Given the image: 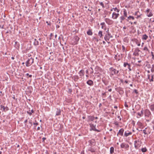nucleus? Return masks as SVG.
I'll return each mask as SVG.
<instances>
[{"instance_id":"obj_1","label":"nucleus","mask_w":154,"mask_h":154,"mask_svg":"<svg viewBox=\"0 0 154 154\" xmlns=\"http://www.w3.org/2000/svg\"><path fill=\"white\" fill-rule=\"evenodd\" d=\"M113 36L111 35L110 33H106L104 37V40L108 43H109L108 41H109L110 38H112Z\"/></svg>"},{"instance_id":"obj_2","label":"nucleus","mask_w":154,"mask_h":154,"mask_svg":"<svg viewBox=\"0 0 154 154\" xmlns=\"http://www.w3.org/2000/svg\"><path fill=\"white\" fill-rule=\"evenodd\" d=\"M34 62V59L31 57L29 59L25 62L26 66L29 67L31 66Z\"/></svg>"},{"instance_id":"obj_3","label":"nucleus","mask_w":154,"mask_h":154,"mask_svg":"<svg viewBox=\"0 0 154 154\" xmlns=\"http://www.w3.org/2000/svg\"><path fill=\"white\" fill-rule=\"evenodd\" d=\"M89 125L90 127L91 128L90 130V131L93 130L97 132H100V130H98L96 129V125H94V124L91 123L89 124Z\"/></svg>"},{"instance_id":"obj_4","label":"nucleus","mask_w":154,"mask_h":154,"mask_svg":"<svg viewBox=\"0 0 154 154\" xmlns=\"http://www.w3.org/2000/svg\"><path fill=\"white\" fill-rule=\"evenodd\" d=\"M73 39L74 42L72 44L74 45L78 44V42L80 39V38L77 35H75L74 36Z\"/></svg>"},{"instance_id":"obj_5","label":"nucleus","mask_w":154,"mask_h":154,"mask_svg":"<svg viewBox=\"0 0 154 154\" xmlns=\"http://www.w3.org/2000/svg\"><path fill=\"white\" fill-rule=\"evenodd\" d=\"M120 147L121 148H125L126 150H128L129 146L128 144L124 142L122 143L120 145Z\"/></svg>"},{"instance_id":"obj_6","label":"nucleus","mask_w":154,"mask_h":154,"mask_svg":"<svg viewBox=\"0 0 154 154\" xmlns=\"http://www.w3.org/2000/svg\"><path fill=\"white\" fill-rule=\"evenodd\" d=\"M145 116L146 117H151V114L150 111L148 109H146L144 111Z\"/></svg>"},{"instance_id":"obj_7","label":"nucleus","mask_w":154,"mask_h":154,"mask_svg":"<svg viewBox=\"0 0 154 154\" xmlns=\"http://www.w3.org/2000/svg\"><path fill=\"white\" fill-rule=\"evenodd\" d=\"M148 128V127H147L143 131V133L145 135L147 134H149L151 133V131L150 130L149 128Z\"/></svg>"},{"instance_id":"obj_8","label":"nucleus","mask_w":154,"mask_h":154,"mask_svg":"<svg viewBox=\"0 0 154 154\" xmlns=\"http://www.w3.org/2000/svg\"><path fill=\"white\" fill-rule=\"evenodd\" d=\"M106 22L109 25H111L112 24L113 21L109 18H106L105 19Z\"/></svg>"},{"instance_id":"obj_9","label":"nucleus","mask_w":154,"mask_h":154,"mask_svg":"<svg viewBox=\"0 0 154 154\" xmlns=\"http://www.w3.org/2000/svg\"><path fill=\"white\" fill-rule=\"evenodd\" d=\"M124 131V129L123 128H122L120 129L119 132L117 133V135L118 136V135H120L121 136H123V133Z\"/></svg>"},{"instance_id":"obj_10","label":"nucleus","mask_w":154,"mask_h":154,"mask_svg":"<svg viewBox=\"0 0 154 154\" xmlns=\"http://www.w3.org/2000/svg\"><path fill=\"white\" fill-rule=\"evenodd\" d=\"M132 134V133L131 132H130L128 131H125L123 135V137H127L129 135H131Z\"/></svg>"},{"instance_id":"obj_11","label":"nucleus","mask_w":154,"mask_h":154,"mask_svg":"<svg viewBox=\"0 0 154 154\" xmlns=\"http://www.w3.org/2000/svg\"><path fill=\"white\" fill-rule=\"evenodd\" d=\"M119 13H116L114 12L112 14V18L114 19H116L119 16Z\"/></svg>"},{"instance_id":"obj_12","label":"nucleus","mask_w":154,"mask_h":154,"mask_svg":"<svg viewBox=\"0 0 154 154\" xmlns=\"http://www.w3.org/2000/svg\"><path fill=\"white\" fill-rule=\"evenodd\" d=\"M109 71L111 72V75H113L116 74V69L113 67H110L109 69Z\"/></svg>"},{"instance_id":"obj_13","label":"nucleus","mask_w":154,"mask_h":154,"mask_svg":"<svg viewBox=\"0 0 154 154\" xmlns=\"http://www.w3.org/2000/svg\"><path fill=\"white\" fill-rule=\"evenodd\" d=\"M88 143L91 146H94L96 144L95 141L94 139H92L88 141Z\"/></svg>"},{"instance_id":"obj_14","label":"nucleus","mask_w":154,"mask_h":154,"mask_svg":"<svg viewBox=\"0 0 154 154\" xmlns=\"http://www.w3.org/2000/svg\"><path fill=\"white\" fill-rule=\"evenodd\" d=\"M140 51V50L138 48H137L135 49L133 53V54L135 56H139V54L138 52Z\"/></svg>"},{"instance_id":"obj_15","label":"nucleus","mask_w":154,"mask_h":154,"mask_svg":"<svg viewBox=\"0 0 154 154\" xmlns=\"http://www.w3.org/2000/svg\"><path fill=\"white\" fill-rule=\"evenodd\" d=\"M146 12L147 13V16L148 17H150L152 15L151 11L149 9H147L146 11Z\"/></svg>"},{"instance_id":"obj_16","label":"nucleus","mask_w":154,"mask_h":154,"mask_svg":"<svg viewBox=\"0 0 154 154\" xmlns=\"http://www.w3.org/2000/svg\"><path fill=\"white\" fill-rule=\"evenodd\" d=\"M78 74L79 75V76H80V78H82V76H83L85 75V71L83 69H82L80 70Z\"/></svg>"},{"instance_id":"obj_17","label":"nucleus","mask_w":154,"mask_h":154,"mask_svg":"<svg viewBox=\"0 0 154 154\" xmlns=\"http://www.w3.org/2000/svg\"><path fill=\"white\" fill-rule=\"evenodd\" d=\"M117 91L119 92L120 94H122L124 93V91L122 88H121L119 87L117 88Z\"/></svg>"},{"instance_id":"obj_18","label":"nucleus","mask_w":154,"mask_h":154,"mask_svg":"<svg viewBox=\"0 0 154 154\" xmlns=\"http://www.w3.org/2000/svg\"><path fill=\"white\" fill-rule=\"evenodd\" d=\"M137 125L138 126L139 128L141 129H143L144 128V126L143 123L140 122H137Z\"/></svg>"},{"instance_id":"obj_19","label":"nucleus","mask_w":154,"mask_h":154,"mask_svg":"<svg viewBox=\"0 0 154 154\" xmlns=\"http://www.w3.org/2000/svg\"><path fill=\"white\" fill-rule=\"evenodd\" d=\"M1 109H3V111L5 112L9 110V108L7 106L5 107L2 105H1L0 106Z\"/></svg>"},{"instance_id":"obj_20","label":"nucleus","mask_w":154,"mask_h":154,"mask_svg":"<svg viewBox=\"0 0 154 154\" xmlns=\"http://www.w3.org/2000/svg\"><path fill=\"white\" fill-rule=\"evenodd\" d=\"M72 78L75 82H77L79 79V77L78 75H75Z\"/></svg>"},{"instance_id":"obj_21","label":"nucleus","mask_w":154,"mask_h":154,"mask_svg":"<svg viewBox=\"0 0 154 154\" xmlns=\"http://www.w3.org/2000/svg\"><path fill=\"white\" fill-rule=\"evenodd\" d=\"M87 84H88V85L91 86H93L94 85V83L93 81L90 79L88 80L87 82Z\"/></svg>"},{"instance_id":"obj_22","label":"nucleus","mask_w":154,"mask_h":154,"mask_svg":"<svg viewBox=\"0 0 154 154\" xmlns=\"http://www.w3.org/2000/svg\"><path fill=\"white\" fill-rule=\"evenodd\" d=\"M15 47L17 49H18L20 48V44L17 41L15 42L14 45Z\"/></svg>"},{"instance_id":"obj_23","label":"nucleus","mask_w":154,"mask_h":154,"mask_svg":"<svg viewBox=\"0 0 154 154\" xmlns=\"http://www.w3.org/2000/svg\"><path fill=\"white\" fill-rule=\"evenodd\" d=\"M29 125H27L26 126L28 128H29L32 125V120L31 119L29 120Z\"/></svg>"},{"instance_id":"obj_24","label":"nucleus","mask_w":154,"mask_h":154,"mask_svg":"<svg viewBox=\"0 0 154 154\" xmlns=\"http://www.w3.org/2000/svg\"><path fill=\"white\" fill-rule=\"evenodd\" d=\"M96 150V149L91 147H89L88 149V151H91V152H94Z\"/></svg>"},{"instance_id":"obj_25","label":"nucleus","mask_w":154,"mask_h":154,"mask_svg":"<svg viewBox=\"0 0 154 154\" xmlns=\"http://www.w3.org/2000/svg\"><path fill=\"white\" fill-rule=\"evenodd\" d=\"M149 106L152 112L154 111V104L150 105H149Z\"/></svg>"},{"instance_id":"obj_26","label":"nucleus","mask_w":154,"mask_h":154,"mask_svg":"<svg viewBox=\"0 0 154 154\" xmlns=\"http://www.w3.org/2000/svg\"><path fill=\"white\" fill-rule=\"evenodd\" d=\"M88 121H93L94 119V117L93 116H88Z\"/></svg>"},{"instance_id":"obj_27","label":"nucleus","mask_w":154,"mask_h":154,"mask_svg":"<svg viewBox=\"0 0 154 154\" xmlns=\"http://www.w3.org/2000/svg\"><path fill=\"white\" fill-rule=\"evenodd\" d=\"M123 11L124 12V15L123 16L126 17H127V12L126 10L125 9H123Z\"/></svg>"},{"instance_id":"obj_28","label":"nucleus","mask_w":154,"mask_h":154,"mask_svg":"<svg viewBox=\"0 0 154 154\" xmlns=\"http://www.w3.org/2000/svg\"><path fill=\"white\" fill-rule=\"evenodd\" d=\"M98 35L100 38H102L103 37V32L101 31H100L98 32Z\"/></svg>"},{"instance_id":"obj_29","label":"nucleus","mask_w":154,"mask_h":154,"mask_svg":"<svg viewBox=\"0 0 154 154\" xmlns=\"http://www.w3.org/2000/svg\"><path fill=\"white\" fill-rule=\"evenodd\" d=\"M57 111L56 112V116H59L61 114V111L60 109H57Z\"/></svg>"},{"instance_id":"obj_30","label":"nucleus","mask_w":154,"mask_h":154,"mask_svg":"<svg viewBox=\"0 0 154 154\" xmlns=\"http://www.w3.org/2000/svg\"><path fill=\"white\" fill-rule=\"evenodd\" d=\"M87 34L89 35H91L93 34V33L92 30L90 29H89L88 31L87 32Z\"/></svg>"},{"instance_id":"obj_31","label":"nucleus","mask_w":154,"mask_h":154,"mask_svg":"<svg viewBox=\"0 0 154 154\" xmlns=\"http://www.w3.org/2000/svg\"><path fill=\"white\" fill-rule=\"evenodd\" d=\"M34 42L33 44L35 46L38 45H39V42L38 41H37L36 39H35Z\"/></svg>"},{"instance_id":"obj_32","label":"nucleus","mask_w":154,"mask_h":154,"mask_svg":"<svg viewBox=\"0 0 154 154\" xmlns=\"http://www.w3.org/2000/svg\"><path fill=\"white\" fill-rule=\"evenodd\" d=\"M125 17H126L123 16L120 17L119 18L120 20V22L121 23H122V21L125 19Z\"/></svg>"},{"instance_id":"obj_33","label":"nucleus","mask_w":154,"mask_h":154,"mask_svg":"<svg viewBox=\"0 0 154 154\" xmlns=\"http://www.w3.org/2000/svg\"><path fill=\"white\" fill-rule=\"evenodd\" d=\"M100 25L101 26V28L104 29V28L106 27V25L104 22H102L100 23Z\"/></svg>"},{"instance_id":"obj_34","label":"nucleus","mask_w":154,"mask_h":154,"mask_svg":"<svg viewBox=\"0 0 154 154\" xmlns=\"http://www.w3.org/2000/svg\"><path fill=\"white\" fill-rule=\"evenodd\" d=\"M122 53H126V50L125 47L124 45H122Z\"/></svg>"},{"instance_id":"obj_35","label":"nucleus","mask_w":154,"mask_h":154,"mask_svg":"<svg viewBox=\"0 0 154 154\" xmlns=\"http://www.w3.org/2000/svg\"><path fill=\"white\" fill-rule=\"evenodd\" d=\"M114 152V148L113 147H111L110 148V153L111 154H113Z\"/></svg>"},{"instance_id":"obj_36","label":"nucleus","mask_w":154,"mask_h":154,"mask_svg":"<svg viewBox=\"0 0 154 154\" xmlns=\"http://www.w3.org/2000/svg\"><path fill=\"white\" fill-rule=\"evenodd\" d=\"M148 38V36L146 34H144L143 35L142 39L144 40H146Z\"/></svg>"},{"instance_id":"obj_37","label":"nucleus","mask_w":154,"mask_h":154,"mask_svg":"<svg viewBox=\"0 0 154 154\" xmlns=\"http://www.w3.org/2000/svg\"><path fill=\"white\" fill-rule=\"evenodd\" d=\"M137 114L140 117L142 116L143 114V110H142L140 112H138Z\"/></svg>"},{"instance_id":"obj_38","label":"nucleus","mask_w":154,"mask_h":154,"mask_svg":"<svg viewBox=\"0 0 154 154\" xmlns=\"http://www.w3.org/2000/svg\"><path fill=\"white\" fill-rule=\"evenodd\" d=\"M138 143H137V144L134 145V147L136 149H137L140 146V144Z\"/></svg>"},{"instance_id":"obj_39","label":"nucleus","mask_w":154,"mask_h":154,"mask_svg":"<svg viewBox=\"0 0 154 154\" xmlns=\"http://www.w3.org/2000/svg\"><path fill=\"white\" fill-rule=\"evenodd\" d=\"M147 149L146 147L142 148L141 149V151L143 152H146Z\"/></svg>"},{"instance_id":"obj_40","label":"nucleus","mask_w":154,"mask_h":154,"mask_svg":"<svg viewBox=\"0 0 154 154\" xmlns=\"http://www.w3.org/2000/svg\"><path fill=\"white\" fill-rule=\"evenodd\" d=\"M112 9H113V10L117 12L118 13H119L120 11V10L119 9H118L116 7L115 8H112Z\"/></svg>"},{"instance_id":"obj_41","label":"nucleus","mask_w":154,"mask_h":154,"mask_svg":"<svg viewBox=\"0 0 154 154\" xmlns=\"http://www.w3.org/2000/svg\"><path fill=\"white\" fill-rule=\"evenodd\" d=\"M34 112V111L32 109L31 111L30 112H29L28 111L27 112V113L29 114V116H31L32 115V113Z\"/></svg>"},{"instance_id":"obj_42","label":"nucleus","mask_w":154,"mask_h":154,"mask_svg":"<svg viewBox=\"0 0 154 154\" xmlns=\"http://www.w3.org/2000/svg\"><path fill=\"white\" fill-rule=\"evenodd\" d=\"M124 41L125 42L128 43L129 41V39L127 37L125 38L124 39Z\"/></svg>"},{"instance_id":"obj_43","label":"nucleus","mask_w":154,"mask_h":154,"mask_svg":"<svg viewBox=\"0 0 154 154\" xmlns=\"http://www.w3.org/2000/svg\"><path fill=\"white\" fill-rule=\"evenodd\" d=\"M131 65L130 64H128V69L129 71H131L132 70V69L131 68Z\"/></svg>"},{"instance_id":"obj_44","label":"nucleus","mask_w":154,"mask_h":154,"mask_svg":"<svg viewBox=\"0 0 154 154\" xmlns=\"http://www.w3.org/2000/svg\"><path fill=\"white\" fill-rule=\"evenodd\" d=\"M154 77V75H151V79H150V82H152L153 81V77Z\"/></svg>"},{"instance_id":"obj_45","label":"nucleus","mask_w":154,"mask_h":154,"mask_svg":"<svg viewBox=\"0 0 154 154\" xmlns=\"http://www.w3.org/2000/svg\"><path fill=\"white\" fill-rule=\"evenodd\" d=\"M151 72H154V64H153L152 65V68L151 70Z\"/></svg>"},{"instance_id":"obj_46","label":"nucleus","mask_w":154,"mask_h":154,"mask_svg":"<svg viewBox=\"0 0 154 154\" xmlns=\"http://www.w3.org/2000/svg\"><path fill=\"white\" fill-rule=\"evenodd\" d=\"M132 41H134V42H135L137 44V42H138V40L137 39H135V38H134V39H132Z\"/></svg>"},{"instance_id":"obj_47","label":"nucleus","mask_w":154,"mask_h":154,"mask_svg":"<svg viewBox=\"0 0 154 154\" xmlns=\"http://www.w3.org/2000/svg\"><path fill=\"white\" fill-rule=\"evenodd\" d=\"M140 13L139 12V11H136L134 14V15L135 16L138 15H139Z\"/></svg>"},{"instance_id":"obj_48","label":"nucleus","mask_w":154,"mask_h":154,"mask_svg":"<svg viewBox=\"0 0 154 154\" xmlns=\"http://www.w3.org/2000/svg\"><path fill=\"white\" fill-rule=\"evenodd\" d=\"M128 18L129 19H130V18H131L133 20H134V17L131 16H130L128 17Z\"/></svg>"},{"instance_id":"obj_49","label":"nucleus","mask_w":154,"mask_h":154,"mask_svg":"<svg viewBox=\"0 0 154 154\" xmlns=\"http://www.w3.org/2000/svg\"><path fill=\"white\" fill-rule=\"evenodd\" d=\"M129 63L127 62H124V63L123 66L124 67H126L127 66H128Z\"/></svg>"},{"instance_id":"obj_50","label":"nucleus","mask_w":154,"mask_h":154,"mask_svg":"<svg viewBox=\"0 0 154 154\" xmlns=\"http://www.w3.org/2000/svg\"><path fill=\"white\" fill-rule=\"evenodd\" d=\"M100 4L102 6V7L103 8H105V6H104V4H103V3L102 2H100Z\"/></svg>"},{"instance_id":"obj_51","label":"nucleus","mask_w":154,"mask_h":154,"mask_svg":"<svg viewBox=\"0 0 154 154\" xmlns=\"http://www.w3.org/2000/svg\"><path fill=\"white\" fill-rule=\"evenodd\" d=\"M143 50L144 51H149V50L147 48V47H145L143 48Z\"/></svg>"},{"instance_id":"obj_52","label":"nucleus","mask_w":154,"mask_h":154,"mask_svg":"<svg viewBox=\"0 0 154 154\" xmlns=\"http://www.w3.org/2000/svg\"><path fill=\"white\" fill-rule=\"evenodd\" d=\"M133 92H134L136 94H138L139 93V92L137 91V90L136 89H134V90Z\"/></svg>"},{"instance_id":"obj_53","label":"nucleus","mask_w":154,"mask_h":154,"mask_svg":"<svg viewBox=\"0 0 154 154\" xmlns=\"http://www.w3.org/2000/svg\"><path fill=\"white\" fill-rule=\"evenodd\" d=\"M33 125H34V127H36V125H38V122H35L33 123Z\"/></svg>"},{"instance_id":"obj_54","label":"nucleus","mask_w":154,"mask_h":154,"mask_svg":"<svg viewBox=\"0 0 154 154\" xmlns=\"http://www.w3.org/2000/svg\"><path fill=\"white\" fill-rule=\"evenodd\" d=\"M142 15V14H140V13L139 15H138L137 16V17H136V18H137V19H138V18H139L141 16V15Z\"/></svg>"},{"instance_id":"obj_55","label":"nucleus","mask_w":154,"mask_h":154,"mask_svg":"<svg viewBox=\"0 0 154 154\" xmlns=\"http://www.w3.org/2000/svg\"><path fill=\"white\" fill-rule=\"evenodd\" d=\"M140 142L139 140H135L134 142V145L137 144V143H139Z\"/></svg>"},{"instance_id":"obj_56","label":"nucleus","mask_w":154,"mask_h":154,"mask_svg":"<svg viewBox=\"0 0 154 154\" xmlns=\"http://www.w3.org/2000/svg\"><path fill=\"white\" fill-rule=\"evenodd\" d=\"M151 55L152 57V59L154 60V55L152 52H151Z\"/></svg>"},{"instance_id":"obj_57","label":"nucleus","mask_w":154,"mask_h":154,"mask_svg":"<svg viewBox=\"0 0 154 154\" xmlns=\"http://www.w3.org/2000/svg\"><path fill=\"white\" fill-rule=\"evenodd\" d=\"M124 106L126 107H128V105L127 104V103L126 102H125Z\"/></svg>"},{"instance_id":"obj_58","label":"nucleus","mask_w":154,"mask_h":154,"mask_svg":"<svg viewBox=\"0 0 154 154\" xmlns=\"http://www.w3.org/2000/svg\"><path fill=\"white\" fill-rule=\"evenodd\" d=\"M72 90L71 89H68V92L69 93H70V94H71V92H72Z\"/></svg>"},{"instance_id":"obj_59","label":"nucleus","mask_w":154,"mask_h":154,"mask_svg":"<svg viewBox=\"0 0 154 154\" xmlns=\"http://www.w3.org/2000/svg\"><path fill=\"white\" fill-rule=\"evenodd\" d=\"M102 81L104 83V84H105V85H107V84H108V83L106 82H105V81L104 80H102Z\"/></svg>"},{"instance_id":"obj_60","label":"nucleus","mask_w":154,"mask_h":154,"mask_svg":"<svg viewBox=\"0 0 154 154\" xmlns=\"http://www.w3.org/2000/svg\"><path fill=\"white\" fill-rule=\"evenodd\" d=\"M110 33L109 31V28H108L106 31V33Z\"/></svg>"},{"instance_id":"obj_61","label":"nucleus","mask_w":154,"mask_h":154,"mask_svg":"<svg viewBox=\"0 0 154 154\" xmlns=\"http://www.w3.org/2000/svg\"><path fill=\"white\" fill-rule=\"evenodd\" d=\"M26 75L27 76H29V77H31L32 75H29V73H27L26 74Z\"/></svg>"},{"instance_id":"obj_62","label":"nucleus","mask_w":154,"mask_h":154,"mask_svg":"<svg viewBox=\"0 0 154 154\" xmlns=\"http://www.w3.org/2000/svg\"><path fill=\"white\" fill-rule=\"evenodd\" d=\"M46 139V138L45 137H44L42 138V142H45V140Z\"/></svg>"},{"instance_id":"obj_63","label":"nucleus","mask_w":154,"mask_h":154,"mask_svg":"<svg viewBox=\"0 0 154 154\" xmlns=\"http://www.w3.org/2000/svg\"><path fill=\"white\" fill-rule=\"evenodd\" d=\"M114 124L116 125H117V126L119 125V123L117 122H115L114 123Z\"/></svg>"},{"instance_id":"obj_64","label":"nucleus","mask_w":154,"mask_h":154,"mask_svg":"<svg viewBox=\"0 0 154 154\" xmlns=\"http://www.w3.org/2000/svg\"><path fill=\"white\" fill-rule=\"evenodd\" d=\"M152 123L154 124L152 126V128H153V130L154 131V122H152Z\"/></svg>"}]
</instances>
